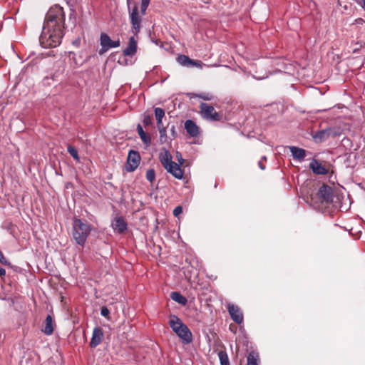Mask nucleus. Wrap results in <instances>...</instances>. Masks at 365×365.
<instances>
[{
    "mask_svg": "<svg viewBox=\"0 0 365 365\" xmlns=\"http://www.w3.org/2000/svg\"><path fill=\"white\" fill-rule=\"evenodd\" d=\"M182 212V208L181 206L176 207L173 210V215L175 217H178L180 214H181Z\"/></svg>",
    "mask_w": 365,
    "mask_h": 365,
    "instance_id": "nucleus-33",
    "label": "nucleus"
},
{
    "mask_svg": "<svg viewBox=\"0 0 365 365\" xmlns=\"http://www.w3.org/2000/svg\"><path fill=\"white\" fill-rule=\"evenodd\" d=\"M155 116L156 119H163L165 116V110L161 108H155Z\"/></svg>",
    "mask_w": 365,
    "mask_h": 365,
    "instance_id": "nucleus-27",
    "label": "nucleus"
},
{
    "mask_svg": "<svg viewBox=\"0 0 365 365\" xmlns=\"http://www.w3.org/2000/svg\"><path fill=\"white\" fill-rule=\"evenodd\" d=\"M247 365H258L257 358L255 354L251 353L247 357Z\"/></svg>",
    "mask_w": 365,
    "mask_h": 365,
    "instance_id": "nucleus-26",
    "label": "nucleus"
},
{
    "mask_svg": "<svg viewBox=\"0 0 365 365\" xmlns=\"http://www.w3.org/2000/svg\"><path fill=\"white\" fill-rule=\"evenodd\" d=\"M289 150L293 158L299 161L303 160L306 156V151L302 148L296 146H291L289 147Z\"/></svg>",
    "mask_w": 365,
    "mask_h": 365,
    "instance_id": "nucleus-17",
    "label": "nucleus"
},
{
    "mask_svg": "<svg viewBox=\"0 0 365 365\" xmlns=\"http://www.w3.org/2000/svg\"><path fill=\"white\" fill-rule=\"evenodd\" d=\"M64 14L61 7L51 8L46 15L39 42L43 48L56 47L63 37Z\"/></svg>",
    "mask_w": 365,
    "mask_h": 365,
    "instance_id": "nucleus-1",
    "label": "nucleus"
},
{
    "mask_svg": "<svg viewBox=\"0 0 365 365\" xmlns=\"http://www.w3.org/2000/svg\"><path fill=\"white\" fill-rule=\"evenodd\" d=\"M91 231L90 224L78 218L73 219L72 235L78 245L83 247L85 245Z\"/></svg>",
    "mask_w": 365,
    "mask_h": 365,
    "instance_id": "nucleus-2",
    "label": "nucleus"
},
{
    "mask_svg": "<svg viewBox=\"0 0 365 365\" xmlns=\"http://www.w3.org/2000/svg\"><path fill=\"white\" fill-rule=\"evenodd\" d=\"M112 227L118 233H123L127 229V223L122 217H116L112 222Z\"/></svg>",
    "mask_w": 365,
    "mask_h": 365,
    "instance_id": "nucleus-10",
    "label": "nucleus"
},
{
    "mask_svg": "<svg viewBox=\"0 0 365 365\" xmlns=\"http://www.w3.org/2000/svg\"><path fill=\"white\" fill-rule=\"evenodd\" d=\"M170 298L173 301H175L182 305H185L187 302V299L185 297H183L180 292H171Z\"/></svg>",
    "mask_w": 365,
    "mask_h": 365,
    "instance_id": "nucleus-20",
    "label": "nucleus"
},
{
    "mask_svg": "<svg viewBox=\"0 0 365 365\" xmlns=\"http://www.w3.org/2000/svg\"><path fill=\"white\" fill-rule=\"evenodd\" d=\"M227 310L232 319L237 324H241L243 322V314L240 309L234 304H228Z\"/></svg>",
    "mask_w": 365,
    "mask_h": 365,
    "instance_id": "nucleus-9",
    "label": "nucleus"
},
{
    "mask_svg": "<svg viewBox=\"0 0 365 365\" xmlns=\"http://www.w3.org/2000/svg\"><path fill=\"white\" fill-rule=\"evenodd\" d=\"M171 156L167 151L163 155L160 156V162L165 168L168 166V165L173 163V161L171 160Z\"/></svg>",
    "mask_w": 365,
    "mask_h": 365,
    "instance_id": "nucleus-21",
    "label": "nucleus"
},
{
    "mask_svg": "<svg viewBox=\"0 0 365 365\" xmlns=\"http://www.w3.org/2000/svg\"><path fill=\"white\" fill-rule=\"evenodd\" d=\"M197 97L205 101H211L213 98V96L209 93H200L197 95Z\"/></svg>",
    "mask_w": 365,
    "mask_h": 365,
    "instance_id": "nucleus-29",
    "label": "nucleus"
},
{
    "mask_svg": "<svg viewBox=\"0 0 365 365\" xmlns=\"http://www.w3.org/2000/svg\"><path fill=\"white\" fill-rule=\"evenodd\" d=\"M0 262L3 264H8V261L4 257V254L0 251Z\"/></svg>",
    "mask_w": 365,
    "mask_h": 365,
    "instance_id": "nucleus-35",
    "label": "nucleus"
},
{
    "mask_svg": "<svg viewBox=\"0 0 365 365\" xmlns=\"http://www.w3.org/2000/svg\"><path fill=\"white\" fill-rule=\"evenodd\" d=\"M68 152L69 153V154L76 160H79V157H78V151L77 150L71 146V145H68Z\"/></svg>",
    "mask_w": 365,
    "mask_h": 365,
    "instance_id": "nucleus-25",
    "label": "nucleus"
},
{
    "mask_svg": "<svg viewBox=\"0 0 365 365\" xmlns=\"http://www.w3.org/2000/svg\"><path fill=\"white\" fill-rule=\"evenodd\" d=\"M319 197L322 202L327 203L331 202L333 200V191L331 187L327 185H323L318 191Z\"/></svg>",
    "mask_w": 365,
    "mask_h": 365,
    "instance_id": "nucleus-8",
    "label": "nucleus"
},
{
    "mask_svg": "<svg viewBox=\"0 0 365 365\" xmlns=\"http://www.w3.org/2000/svg\"><path fill=\"white\" fill-rule=\"evenodd\" d=\"M170 130H171V133H172L174 137H175V135H176V132H175V126H174V125H173V126L171 127Z\"/></svg>",
    "mask_w": 365,
    "mask_h": 365,
    "instance_id": "nucleus-39",
    "label": "nucleus"
},
{
    "mask_svg": "<svg viewBox=\"0 0 365 365\" xmlns=\"http://www.w3.org/2000/svg\"><path fill=\"white\" fill-rule=\"evenodd\" d=\"M168 166L165 168L167 171L172 174L177 179H182L183 177V172L180 168V166L176 163L173 162V163L168 165Z\"/></svg>",
    "mask_w": 365,
    "mask_h": 365,
    "instance_id": "nucleus-12",
    "label": "nucleus"
},
{
    "mask_svg": "<svg viewBox=\"0 0 365 365\" xmlns=\"http://www.w3.org/2000/svg\"><path fill=\"white\" fill-rule=\"evenodd\" d=\"M149 3H150V1H142L141 7H140L142 15L145 14V12L149 5Z\"/></svg>",
    "mask_w": 365,
    "mask_h": 365,
    "instance_id": "nucleus-30",
    "label": "nucleus"
},
{
    "mask_svg": "<svg viewBox=\"0 0 365 365\" xmlns=\"http://www.w3.org/2000/svg\"><path fill=\"white\" fill-rule=\"evenodd\" d=\"M137 131L144 144L146 146H149L151 143V138L145 133V132L143 130L142 126L140 124H138L137 126Z\"/></svg>",
    "mask_w": 365,
    "mask_h": 365,
    "instance_id": "nucleus-18",
    "label": "nucleus"
},
{
    "mask_svg": "<svg viewBox=\"0 0 365 365\" xmlns=\"http://www.w3.org/2000/svg\"><path fill=\"white\" fill-rule=\"evenodd\" d=\"M158 131H159V134H160L159 140H160V143L163 144V143H168L166 128L159 129Z\"/></svg>",
    "mask_w": 365,
    "mask_h": 365,
    "instance_id": "nucleus-24",
    "label": "nucleus"
},
{
    "mask_svg": "<svg viewBox=\"0 0 365 365\" xmlns=\"http://www.w3.org/2000/svg\"><path fill=\"white\" fill-rule=\"evenodd\" d=\"M5 274H6L5 269L0 267V276H4Z\"/></svg>",
    "mask_w": 365,
    "mask_h": 365,
    "instance_id": "nucleus-40",
    "label": "nucleus"
},
{
    "mask_svg": "<svg viewBox=\"0 0 365 365\" xmlns=\"http://www.w3.org/2000/svg\"><path fill=\"white\" fill-rule=\"evenodd\" d=\"M218 357L221 365H230L229 358L225 351H219Z\"/></svg>",
    "mask_w": 365,
    "mask_h": 365,
    "instance_id": "nucleus-23",
    "label": "nucleus"
},
{
    "mask_svg": "<svg viewBox=\"0 0 365 365\" xmlns=\"http://www.w3.org/2000/svg\"><path fill=\"white\" fill-rule=\"evenodd\" d=\"M158 129L165 128V127L163 124V119H156Z\"/></svg>",
    "mask_w": 365,
    "mask_h": 365,
    "instance_id": "nucleus-36",
    "label": "nucleus"
},
{
    "mask_svg": "<svg viewBox=\"0 0 365 365\" xmlns=\"http://www.w3.org/2000/svg\"><path fill=\"white\" fill-rule=\"evenodd\" d=\"M46 335H51L53 331V319L51 315H48L45 320L44 328L42 330Z\"/></svg>",
    "mask_w": 365,
    "mask_h": 365,
    "instance_id": "nucleus-19",
    "label": "nucleus"
},
{
    "mask_svg": "<svg viewBox=\"0 0 365 365\" xmlns=\"http://www.w3.org/2000/svg\"><path fill=\"white\" fill-rule=\"evenodd\" d=\"M101 48L99 50V54L103 55L106 51H108L110 48H117L120 46V41H112L109 36L105 33H102L101 34Z\"/></svg>",
    "mask_w": 365,
    "mask_h": 365,
    "instance_id": "nucleus-5",
    "label": "nucleus"
},
{
    "mask_svg": "<svg viewBox=\"0 0 365 365\" xmlns=\"http://www.w3.org/2000/svg\"><path fill=\"white\" fill-rule=\"evenodd\" d=\"M258 165L262 170H264V166L262 165L261 161L258 163Z\"/></svg>",
    "mask_w": 365,
    "mask_h": 365,
    "instance_id": "nucleus-41",
    "label": "nucleus"
},
{
    "mask_svg": "<svg viewBox=\"0 0 365 365\" xmlns=\"http://www.w3.org/2000/svg\"><path fill=\"white\" fill-rule=\"evenodd\" d=\"M177 157H178V162L180 163V165H182L183 163L184 160L182 159L181 154L179 153H177Z\"/></svg>",
    "mask_w": 365,
    "mask_h": 365,
    "instance_id": "nucleus-37",
    "label": "nucleus"
},
{
    "mask_svg": "<svg viewBox=\"0 0 365 365\" xmlns=\"http://www.w3.org/2000/svg\"><path fill=\"white\" fill-rule=\"evenodd\" d=\"M155 178V173L153 169H150L146 173V178L150 182H153Z\"/></svg>",
    "mask_w": 365,
    "mask_h": 365,
    "instance_id": "nucleus-28",
    "label": "nucleus"
},
{
    "mask_svg": "<svg viewBox=\"0 0 365 365\" xmlns=\"http://www.w3.org/2000/svg\"><path fill=\"white\" fill-rule=\"evenodd\" d=\"M262 160H267V158H266V157H263V158H262Z\"/></svg>",
    "mask_w": 365,
    "mask_h": 365,
    "instance_id": "nucleus-42",
    "label": "nucleus"
},
{
    "mask_svg": "<svg viewBox=\"0 0 365 365\" xmlns=\"http://www.w3.org/2000/svg\"><path fill=\"white\" fill-rule=\"evenodd\" d=\"M103 331L101 328L96 327L93 331L92 338L90 341V346L93 348L96 347L101 344L103 339Z\"/></svg>",
    "mask_w": 365,
    "mask_h": 365,
    "instance_id": "nucleus-11",
    "label": "nucleus"
},
{
    "mask_svg": "<svg viewBox=\"0 0 365 365\" xmlns=\"http://www.w3.org/2000/svg\"><path fill=\"white\" fill-rule=\"evenodd\" d=\"M202 64L200 61L192 60V62H190V66H195V67H199V68H202Z\"/></svg>",
    "mask_w": 365,
    "mask_h": 365,
    "instance_id": "nucleus-34",
    "label": "nucleus"
},
{
    "mask_svg": "<svg viewBox=\"0 0 365 365\" xmlns=\"http://www.w3.org/2000/svg\"><path fill=\"white\" fill-rule=\"evenodd\" d=\"M309 168L312 169L313 173L317 175H326L328 172L327 169L317 160H313L310 163Z\"/></svg>",
    "mask_w": 365,
    "mask_h": 365,
    "instance_id": "nucleus-15",
    "label": "nucleus"
},
{
    "mask_svg": "<svg viewBox=\"0 0 365 365\" xmlns=\"http://www.w3.org/2000/svg\"><path fill=\"white\" fill-rule=\"evenodd\" d=\"M331 134V129H325L316 132L312 134V138L317 143H321L329 138Z\"/></svg>",
    "mask_w": 365,
    "mask_h": 365,
    "instance_id": "nucleus-14",
    "label": "nucleus"
},
{
    "mask_svg": "<svg viewBox=\"0 0 365 365\" xmlns=\"http://www.w3.org/2000/svg\"><path fill=\"white\" fill-rule=\"evenodd\" d=\"M128 5H130V0H127ZM129 8V16L131 24V32L134 35H137L141 29V16L139 15L138 9L137 6H135L132 9Z\"/></svg>",
    "mask_w": 365,
    "mask_h": 365,
    "instance_id": "nucleus-4",
    "label": "nucleus"
},
{
    "mask_svg": "<svg viewBox=\"0 0 365 365\" xmlns=\"http://www.w3.org/2000/svg\"><path fill=\"white\" fill-rule=\"evenodd\" d=\"M143 123L145 125H150L152 124V117L148 115H145L143 118Z\"/></svg>",
    "mask_w": 365,
    "mask_h": 365,
    "instance_id": "nucleus-31",
    "label": "nucleus"
},
{
    "mask_svg": "<svg viewBox=\"0 0 365 365\" xmlns=\"http://www.w3.org/2000/svg\"><path fill=\"white\" fill-rule=\"evenodd\" d=\"M185 128L187 133L192 137H197L199 133V128L192 120H187L185 123Z\"/></svg>",
    "mask_w": 365,
    "mask_h": 365,
    "instance_id": "nucleus-13",
    "label": "nucleus"
},
{
    "mask_svg": "<svg viewBox=\"0 0 365 365\" xmlns=\"http://www.w3.org/2000/svg\"><path fill=\"white\" fill-rule=\"evenodd\" d=\"M177 61L181 66L187 67L190 66V63L192 62V59L185 55L179 56Z\"/></svg>",
    "mask_w": 365,
    "mask_h": 365,
    "instance_id": "nucleus-22",
    "label": "nucleus"
},
{
    "mask_svg": "<svg viewBox=\"0 0 365 365\" xmlns=\"http://www.w3.org/2000/svg\"><path fill=\"white\" fill-rule=\"evenodd\" d=\"M358 4L365 10V0H360Z\"/></svg>",
    "mask_w": 365,
    "mask_h": 365,
    "instance_id": "nucleus-38",
    "label": "nucleus"
},
{
    "mask_svg": "<svg viewBox=\"0 0 365 365\" xmlns=\"http://www.w3.org/2000/svg\"><path fill=\"white\" fill-rule=\"evenodd\" d=\"M137 51V41L134 36H131L128 41V46L123 50L125 56H133Z\"/></svg>",
    "mask_w": 365,
    "mask_h": 365,
    "instance_id": "nucleus-16",
    "label": "nucleus"
},
{
    "mask_svg": "<svg viewBox=\"0 0 365 365\" xmlns=\"http://www.w3.org/2000/svg\"><path fill=\"white\" fill-rule=\"evenodd\" d=\"M101 314L105 317H108L110 311L106 307H103L101 309Z\"/></svg>",
    "mask_w": 365,
    "mask_h": 365,
    "instance_id": "nucleus-32",
    "label": "nucleus"
},
{
    "mask_svg": "<svg viewBox=\"0 0 365 365\" xmlns=\"http://www.w3.org/2000/svg\"><path fill=\"white\" fill-rule=\"evenodd\" d=\"M140 160V157L138 153L134 150H130L127 159V170L129 172L135 170L138 166Z\"/></svg>",
    "mask_w": 365,
    "mask_h": 365,
    "instance_id": "nucleus-7",
    "label": "nucleus"
},
{
    "mask_svg": "<svg viewBox=\"0 0 365 365\" xmlns=\"http://www.w3.org/2000/svg\"><path fill=\"white\" fill-rule=\"evenodd\" d=\"M200 112L205 119L217 121L221 119L220 115L217 113L213 106L202 103L200 106Z\"/></svg>",
    "mask_w": 365,
    "mask_h": 365,
    "instance_id": "nucleus-6",
    "label": "nucleus"
},
{
    "mask_svg": "<svg viewBox=\"0 0 365 365\" xmlns=\"http://www.w3.org/2000/svg\"><path fill=\"white\" fill-rule=\"evenodd\" d=\"M169 324L173 331L178 336L183 343L189 344L192 341V332L178 317L171 315L169 319Z\"/></svg>",
    "mask_w": 365,
    "mask_h": 365,
    "instance_id": "nucleus-3",
    "label": "nucleus"
}]
</instances>
